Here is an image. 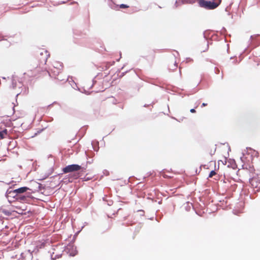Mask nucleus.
Returning a JSON list of instances; mask_svg holds the SVG:
<instances>
[{
	"mask_svg": "<svg viewBox=\"0 0 260 260\" xmlns=\"http://www.w3.org/2000/svg\"><path fill=\"white\" fill-rule=\"evenodd\" d=\"M119 7L121 9H126V8H129V6L127 5H125V4H121L120 6H119Z\"/></svg>",
	"mask_w": 260,
	"mask_h": 260,
	"instance_id": "1a4fd4ad",
	"label": "nucleus"
},
{
	"mask_svg": "<svg viewBox=\"0 0 260 260\" xmlns=\"http://www.w3.org/2000/svg\"><path fill=\"white\" fill-rule=\"evenodd\" d=\"M27 197L25 196H21L19 197V199L22 201H26Z\"/></svg>",
	"mask_w": 260,
	"mask_h": 260,
	"instance_id": "9d476101",
	"label": "nucleus"
},
{
	"mask_svg": "<svg viewBox=\"0 0 260 260\" xmlns=\"http://www.w3.org/2000/svg\"><path fill=\"white\" fill-rule=\"evenodd\" d=\"M190 112L191 113H195L196 111L194 109H190Z\"/></svg>",
	"mask_w": 260,
	"mask_h": 260,
	"instance_id": "9b49d317",
	"label": "nucleus"
},
{
	"mask_svg": "<svg viewBox=\"0 0 260 260\" xmlns=\"http://www.w3.org/2000/svg\"><path fill=\"white\" fill-rule=\"evenodd\" d=\"M28 190H30L29 188L27 187H22L18 189H15L14 190V192L18 194L25 192Z\"/></svg>",
	"mask_w": 260,
	"mask_h": 260,
	"instance_id": "423d86ee",
	"label": "nucleus"
},
{
	"mask_svg": "<svg viewBox=\"0 0 260 260\" xmlns=\"http://www.w3.org/2000/svg\"><path fill=\"white\" fill-rule=\"evenodd\" d=\"M49 56L50 54L47 50L44 49L39 50L37 55V60L39 64L35 63L32 66V69L30 70L31 77L39 78L50 75L46 68L44 67Z\"/></svg>",
	"mask_w": 260,
	"mask_h": 260,
	"instance_id": "f257e3e1",
	"label": "nucleus"
},
{
	"mask_svg": "<svg viewBox=\"0 0 260 260\" xmlns=\"http://www.w3.org/2000/svg\"><path fill=\"white\" fill-rule=\"evenodd\" d=\"M83 169L81 166L76 164H73L71 165H68L65 168H63L62 171L64 173H68L75 171H78L81 169Z\"/></svg>",
	"mask_w": 260,
	"mask_h": 260,
	"instance_id": "7ed1b4c3",
	"label": "nucleus"
},
{
	"mask_svg": "<svg viewBox=\"0 0 260 260\" xmlns=\"http://www.w3.org/2000/svg\"><path fill=\"white\" fill-rule=\"evenodd\" d=\"M8 136V131L6 129L0 131V139H4Z\"/></svg>",
	"mask_w": 260,
	"mask_h": 260,
	"instance_id": "0eeeda50",
	"label": "nucleus"
},
{
	"mask_svg": "<svg viewBox=\"0 0 260 260\" xmlns=\"http://www.w3.org/2000/svg\"><path fill=\"white\" fill-rule=\"evenodd\" d=\"M205 44L206 45V46L208 47L207 43L206 41H205Z\"/></svg>",
	"mask_w": 260,
	"mask_h": 260,
	"instance_id": "2eb2a0df",
	"label": "nucleus"
},
{
	"mask_svg": "<svg viewBox=\"0 0 260 260\" xmlns=\"http://www.w3.org/2000/svg\"><path fill=\"white\" fill-rule=\"evenodd\" d=\"M250 183L255 191L260 190V179L257 177H252L250 180Z\"/></svg>",
	"mask_w": 260,
	"mask_h": 260,
	"instance_id": "20e7f679",
	"label": "nucleus"
},
{
	"mask_svg": "<svg viewBox=\"0 0 260 260\" xmlns=\"http://www.w3.org/2000/svg\"><path fill=\"white\" fill-rule=\"evenodd\" d=\"M207 105V104H206V103H203L202 105V107H204V106H206Z\"/></svg>",
	"mask_w": 260,
	"mask_h": 260,
	"instance_id": "f8f14e48",
	"label": "nucleus"
},
{
	"mask_svg": "<svg viewBox=\"0 0 260 260\" xmlns=\"http://www.w3.org/2000/svg\"><path fill=\"white\" fill-rule=\"evenodd\" d=\"M221 2V0H213V1L200 0L199 2V4L200 7L207 9H214L220 5Z\"/></svg>",
	"mask_w": 260,
	"mask_h": 260,
	"instance_id": "f03ea898",
	"label": "nucleus"
},
{
	"mask_svg": "<svg viewBox=\"0 0 260 260\" xmlns=\"http://www.w3.org/2000/svg\"><path fill=\"white\" fill-rule=\"evenodd\" d=\"M109 99L110 100V101H114V99L113 98H109Z\"/></svg>",
	"mask_w": 260,
	"mask_h": 260,
	"instance_id": "4468645a",
	"label": "nucleus"
},
{
	"mask_svg": "<svg viewBox=\"0 0 260 260\" xmlns=\"http://www.w3.org/2000/svg\"><path fill=\"white\" fill-rule=\"evenodd\" d=\"M174 66L175 68H174L173 70H175V69H176V68H177V66L176 65V63H175V64H174Z\"/></svg>",
	"mask_w": 260,
	"mask_h": 260,
	"instance_id": "ddd939ff",
	"label": "nucleus"
},
{
	"mask_svg": "<svg viewBox=\"0 0 260 260\" xmlns=\"http://www.w3.org/2000/svg\"><path fill=\"white\" fill-rule=\"evenodd\" d=\"M62 67L59 62H55L54 64V69H56V71L51 69V71L55 73V76H57L59 74V73H60V71L62 70Z\"/></svg>",
	"mask_w": 260,
	"mask_h": 260,
	"instance_id": "39448f33",
	"label": "nucleus"
},
{
	"mask_svg": "<svg viewBox=\"0 0 260 260\" xmlns=\"http://www.w3.org/2000/svg\"><path fill=\"white\" fill-rule=\"evenodd\" d=\"M216 172L214 171H212L210 172L209 175V178H212L213 176H214L215 174H216Z\"/></svg>",
	"mask_w": 260,
	"mask_h": 260,
	"instance_id": "6e6552de",
	"label": "nucleus"
}]
</instances>
